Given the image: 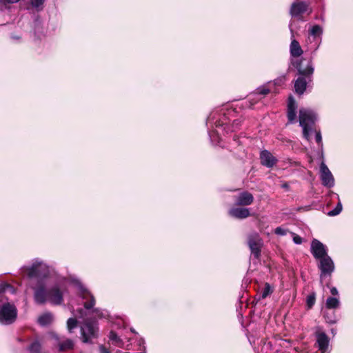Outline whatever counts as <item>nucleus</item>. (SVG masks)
Returning a JSON list of instances; mask_svg holds the SVG:
<instances>
[{
    "instance_id": "f257e3e1",
    "label": "nucleus",
    "mask_w": 353,
    "mask_h": 353,
    "mask_svg": "<svg viewBox=\"0 0 353 353\" xmlns=\"http://www.w3.org/2000/svg\"><path fill=\"white\" fill-rule=\"evenodd\" d=\"M72 283L79 298L82 300L84 308L73 309L74 318H70L68 320L67 327L71 333L77 327V323H80L83 342L91 343L92 340L98 336V327L95 322L85 317L90 314H94L99 318H102L105 317V314L98 309L92 310L95 304L94 297L79 280H74Z\"/></svg>"
},
{
    "instance_id": "f03ea898",
    "label": "nucleus",
    "mask_w": 353,
    "mask_h": 353,
    "mask_svg": "<svg viewBox=\"0 0 353 353\" xmlns=\"http://www.w3.org/2000/svg\"><path fill=\"white\" fill-rule=\"evenodd\" d=\"M63 290L57 285L46 289L43 281L38 282L34 288V299L38 304L49 302L53 305H61L63 303Z\"/></svg>"
},
{
    "instance_id": "7ed1b4c3",
    "label": "nucleus",
    "mask_w": 353,
    "mask_h": 353,
    "mask_svg": "<svg viewBox=\"0 0 353 353\" xmlns=\"http://www.w3.org/2000/svg\"><path fill=\"white\" fill-rule=\"evenodd\" d=\"M21 274L30 279L46 277L49 273V267L40 259H34L30 265L23 266Z\"/></svg>"
},
{
    "instance_id": "20e7f679",
    "label": "nucleus",
    "mask_w": 353,
    "mask_h": 353,
    "mask_svg": "<svg viewBox=\"0 0 353 353\" xmlns=\"http://www.w3.org/2000/svg\"><path fill=\"white\" fill-rule=\"evenodd\" d=\"M17 317V309L14 303L5 301L0 296V324L8 325L12 324Z\"/></svg>"
},
{
    "instance_id": "39448f33",
    "label": "nucleus",
    "mask_w": 353,
    "mask_h": 353,
    "mask_svg": "<svg viewBox=\"0 0 353 353\" xmlns=\"http://www.w3.org/2000/svg\"><path fill=\"white\" fill-rule=\"evenodd\" d=\"M316 119V114L310 109L301 108L299 110V124L303 128V134L305 139L310 140V134L312 131V125Z\"/></svg>"
},
{
    "instance_id": "423d86ee",
    "label": "nucleus",
    "mask_w": 353,
    "mask_h": 353,
    "mask_svg": "<svg viewBox=\"0 0 353 353\" xmlns=\"http://www.w3.org/2000/svg\"><path fill=\"white\" fill-rule=\"evenodd\" d=\"M305 12L308 14L312 12V9L309 8V5L307 3L297 1L292 4L290 13L292 17H299Z\"/></svg>"
},
{
    "instance_id": "0eeeda50",
    "label": "nucleus",
    "mask_w": 353,
    "mask_h": 353,
    "mask_svg": "<svg viewBox=\"0 0 353 353\" xmlns=\"http://www.w3.org/2000/svg\"><path fill=\"white\" fill-rule=\"evenodd\" d=\"M320 177L322 184L327 188H332L334 185V176L327 168V166L322 162L320 165Z\"/></svg>"
},
{
    "instance_id": "6e6552de",
    "label": "nucleus",
    "mask_w": 353,
    "mask_h": 353,
    "mask_svg": "<svg viewBox=\"0 0 353 353\" xmlns=\"http://www.w3.org/2000/svg\"><path fill=\"white\" fill-rule=\"evenodd\" d=\"M319 268L321 272V278L326 274L330 275L334 270L332 259L328 255L319 259Z\"/></svg>"
},
{
    "instance_id": "1a4fd4ad",
    "label": "nucleus",
    "mask_w": 353,
    "mask_h": 353,
    "mask_svg": "<svg viewBox=\"0 0 353 353\" xmlns=\"http://www.w3.org/2000/svg\"><path fill=\"white\" fill-rule=\"evenodd\" d=\"M311 252L315 259L319 260L327 256V248L321 242L314 239L311 243Z\"/></svg>"
},
{
    "instance_id": "9d476101",
    "label": "nucleus",
    "mask_w": 353,
    "mask_h": 353,
    "mask_svg": "<svg viewBox=\"0 0 353 353\" xmlns=\"http://www.w3.org/2000/svg\"><path fill=\"white\" fill-rule=\"evenodd\" d=\"M248 245L252 254L256 258H259L261 253V247L262 245V240L256 234L251 235L248 239Z\"/></svg>"
},
{
    "instance_id": "9b49d317",
    "label": "nucleus",
    "mask_w": 353,
    "mask_h": 353,
    "mask_svg": "<svg viewBox=\"0 0 353 353\" xmlns=\"http://www.w3.org/2000/svg\"><path fill=\"white\" fill-rule=\"evenodd\" d=\"M296 68L299 73L301 75L309 77L314 72V68L311 61H306L305 59H302L299 62L296 63Z\"/></svg>"
},
{
    "instance_id": "f8f14e48",
    "label": "nucleus",
    "mask_w": 353,
    "mask_h": 353,
    "mask_svg": "<svg viewBox=\"0 0 353 353\" xmlns=\"http://www.w3.org/2000/svg\"><path fill=\"white\" fill-rule=\"evenodd\" d=\"M316 344L321 353H329L330 339L328 336L322 332H316Z\"/></svg>"
},
{
    "instance_id": "ddd939ff",
    "label": "nucleus",
    "mask_w": 353,
    "mask_h": 353,
    "mask_svg": "<svg viewBox=\"0 0 353 353\" xmlns=\"http://www.w3.org/2000/svg\"><path fill=\"white\" fill-rule=\"evenodd\" d=\"M254 197L248 192H242L235 196V203L237 205L244 206L252 203Z\"/></svg>"
},
{
    "instance_id": "4468645a",
    "label": "nucleus",
    "mask_w": 353,
    "mask_h": 353,
    "mask_svg": "<svg viewBox=\"0 0 353 353\" xmlns=\"http://www.w3.org/2000/svg\"><path fill=\"white\" fill-rule=\"evenodd\" d=\"M261 163L268 168L272 167L276 162V159L268 151L263 150L261 152Z\"/></svg>"
},
{
    "instance_id": "2eb2a0df",
    "label": "nucleus",
    "mask_w": 353,
    "mask_h": 353,
    "mask_svg": "<svg viewBox=\"0 0 353 353\" xmlns=\"http://www.w3.org/2000/svg\"><path fill=\"white\" fill-rule=\"evenodd\" d=\"M230 216L236 219H245L250 215V210L247 208H233L228 212Z\"/></svg>"
},
{
    "instance_id": "dca6fc26",
    "label": "nucleus",
    "mask_w": 353,
    "mask_h": 353,
    "mask_svg": "<svg viewBox=\"0 0 353 353\" xmlns=\"http://www.w3.org/2000/svg\"><path fill=\"white\" fill-rule=\"evenodd\" d=\"M296 105L292 97H290L288 103V118L290 123L295 121L296 117Z\"/></svg>"
},
{
    "instance_id": "f3484780",
    "label": "nucleus",
    "mask_w": 353,
    "mask_h": 353,
    "mask_svg": "<svg viewBox=\"0 0 353 353\" xmlns=\"http://www.w3.org/2000/svg\"><path fill=\"white\" fill-rule=\"evenodd\" d=\"M290 54L292 57H300L303 52L299 43L295 39H293L292 41L290 46Z\"/></svg>"
},
{
    "instance_id": "a211bd4d",
    "label": "nucleus",
    "mask_w": 353,
    "mask_h": 353,
    "mask_svg": "<svg viewBox=\"0 0 353 353\" xmlns=\"http://www.w3.org/2000/svg\"><path fill=\"white\" fill-rule=\"evenodd\" d=\"M307 82L303 77H299L294 83L295 92L299 94H302L306 89Z\"/></svg>"
},
{
    "instance_id": "6ab92c4d",
    "label": "nucleus",
    "mask_w": 353,
    "mask_h": 353,
    "mask_svg": "<svg viewBox=\"0 0 353 353\" xmlns=\"http://www.w3.org/2000/svg\"><path fill=\"white\" fill-rule=\"evenodd\" d=\"M52 321L53 316L50 312H46L38 318V323L42 326L50 325Z\"/></svg>"
},
{
    "instance_id": "aec40b11",
    "label": "nucleus",
    "mask_w": 353,
    "mask_h": 353,
    "mask_svg": "<svg viewBox=\"0 0 353 353\" xmlns=\"http://www.w3.org/2000/svg\"><path fill=\"white\" fill-rule=\"evenodd\" d=\"M340 306L339 297H328L325 301V307L327 309H336Z\"/></svg>"
},
{
    "instance_id": "412c9836",
    "label": "nucleus",
    "mask_w": 353,
    "mask_h": 353,
    "mask_svg": "<svg viewBox=\"0 0 353 353\" xmlns=\"http://www.w3.org/2000/svg\"><path fill=\"white\" fill-rule=\"evenodd\" d=\"M109 339L112 342V343L116 346L123 347V342L122 339H120V337L118 336L117 334L113 331H111L110 332Z\"/></svg>"
},
{
    "instance_id": "4be33fe9",
    "label": "nucleus",
    "mask_w": 353,
    "mask_h": 353,
    "mask_svg": "<svg viewBox=\"0 0 353 353\" xmlns=\"http://www.w3.org/2000/svg\"><path fill=\"white\" fill-rule=\"evenodd\" d=\"M336 197H337L339 202H338L336 208L327 213V215L330 216H336V215L339 214L341 213V212L342 211L343 206H342V203L340 201V197H339V194H336Z\"/></svg>"
},
{
    "instance_id": "5701e85b",
    "label": "nucleus",
    "mask_w": 353,
    "mask_h": 353,
    "mask_svg": "<svg viewBox=\"0 0 353 353\" xmlns=\"http://www.w3.org/2000/svg\"><path fill=\"white\" fill-rule=\"evenodd\" d=\"M60 351H66L73 348L74 343L70 339H67L65 341L59 344Z\"/></svg>"
},
{
    "instance_id": "b1692460",
    "label": "nucleus",
    "mask_w": 353,
    "mask_h": 353,
    "mask_svg": "<svg viewBox=\"0 0 353 353\" xmlns=\"http://www.w3.org/2000/svg\"><path fill=\"white\" fill-rule=\"evenodd\" d=\"M310 34L314 37H320L323 33V29L319 25H314L309 30Z\"/></svg>"
},
{
    "instance_id": "393cba45",
    "label": "nucleus",
    "mask_w": 353,
    "mask_h": 353,
    "mask_svg": "<svg viewBox=\"0 0 353 353\" xmlns=\"http://www.w3.org/2000/svg\"><path fill=\"white\" fill-rule=\"evenodd\" d=\"M31 353H43L41 352V344L39 341H35L29 347Z\"/></svg>"
},
{
    "instance_id": "a878e982",
    "label": "nucleus",
    "mask_w": 353,
    "mask_h": 353,
    "mask_svg": "<svg viewBox=\"0 0 353 353\" xmlns=\"http://www.w3.org/2000/svg\"><path fill=\"white\" fill-rule=\"evenodd\" d=\"M272 292H273V290H272V287L270 286V285L269 283H266L265 284V286L263 287V288L261 290L260 296L262 299H265L267 296H268L270 294H271Z\"/></svg>"
},
{
    "instance_id": "bb28decb",
    "label": "nucleus",
    "mask_w": 353,
    "mask_h": 353,
    "mask_svg": "<svg viewBox=\"0 0 353 353\" xmlns=\"http://www.w3.org/2000/svg\"><path fill=\"white\" fill-rule=\"evenodd\" d=\"M46 0H30V3L32 7L37 10L42 9V6Z\"/></svg>"
},
{
    "instance_id": "cd10ccee",
    "label": "nucleus",
    "mask_w": 353,
    "mask_h": 353,
    "mask_svg": "<svg viewBox=\"0 0 353 353\" xmlns=\"http://www.w3.org/2000/svg\"><path fill=\"white\" fill-rule=\"evenodd\" d=\"M315 294H312L307 297V305L308 308H311L315 303Z\"/></svg>"
},
{
    "instance_id": "c85d7f7f",
    "label": "nucleus",
    "mask_w": 353,
    "mask_h": 353,
    "mask_svg": "<svg viewBox=\"0 0 353 353\" xmlns=\"http://www.w3.org/2000/svg\"><path fill=\"white\" fill-rule=\"evenodd\" d=\"M12 287L10 286V285L5 283H0V293L6 292V291H12Z\"/></svg>"
},
{
    "instance_id": "c756f323",
    "label": "nucleus",
    "mask_w": 353,
    "mask_h": 353,
    "mask_svg": "<svg viewBox=\"0 0 353 353\" xmlns=\"http://www.w3.org/2000/svg\"><path fill=\"white\" fill-rule=\"evenodd\" d=\"M274 232L278 235L284 236L287 234L288 230L281 227H278L275 229Z\"/></svg>"
},
{
    "instance_id": "7c9ffc66",
    "label": "nucleus",
    "mask_w": 353,
    "mask_h": 353,
    "mask_svg": "<svg viewBox=\"0 0 353 353\" xmlns=\"http://www.w3.org/2000/svg\"><path fill=\"white\" fill-rule=\"evenodd\" d=\"M270 92V90L264 87L259 88L256 90V94L265 95Z\"/></svg>"
},
{
    "instance_id": "2f4dec72",
    "label": "nucleus",
    "mask_w": 353,
    "mask_h": 353,
    "mask_svg": "<svg viewBox=\"0 0 353 353\" xmlns=\"http://www.w3.org/2000/svg\"><path fill=\"white\" fill-rule=\"evenodd\" d=\"M293 234V241L296 244H301L302 243V238L299 236V235H296L294 233Z\"/></svg>"
},
{
    "instance_id": "473e14b6",
    "label": "nucleus",
    "mask_w": 353,
    "mask_h": 353,
    "mask_svg": "<svg viewBox=\"0 0 353 353\" xmlns=\"http://www.w3.org/2000/svg\"><path fill=\"white\" fill-rule=\"evenodd\" d=\"M315 139H316V141L318 143H321L322 137H321V132L319 131L316 132Z\"/></svg>"
},
{
    "instance_id": "72a5a7b5",
    "label": "nucleus",
    "mask_w": 353,
    "mask_h": 353,
    "mask_svg": "<svg viewBox=\"0 0 353 353\" xmlns=\"http://www.w3.org/2000/svg\"><path fill=\"white\" fill-rule=\"evenodd\" d=\"M330 293L332 295L334 296V297L339 296L338 290L335 287L330 288Z\"/></svg>"
},
{
    "instance_id": "f704fd0d",
    "label": "nucleus",
    "mask_w": 353,
    "mask_h": 353,
    "mask_svg": "<svg viewBox=\"0 0 353 353\" xmlns=\"http://www.w3.org/2000/svg\"><path fill=\"white\" fill-rule=\"evenodd\" d=\"M285 79V76L281 77L280 78L275 80V84L280 85L284 82Z\"/></svg>"
},
{
    "instance_id": "c9c22d12",
    "label": "nucleus",
    "mask_w": 353,
    "mask_h": 353,
    "mask_svg": "<svg viewBox=\"0 0 353 353\" xmlns=\"http://www.w3.org/2000/svg\"><path fill=\"white\" fill-rule=\"evenodd\" d=\"M20 0H3V3L13 4L19 2Z\"/></svg>"
},
{
    "instance_id": "e433bc0d",
    "label": "nucleus",
    "mask_w": 353,
    "mask_h": 353,
    "mask_svg": "<svg viewBox=\"0 0 353 353\" xmlns=\"http://www.w3.org/2000/svg\"><path fill=\"white\" fill-rule=\"evenodd\" d=\"M99 350H100V353H110L108 350H107L105 347L103 346H100L99 347Z\"/></svg>"
},
{
    "instance_id": "4c0bfd02",
    "label": "nucleus",
    "mask_w": 353,
    "mask_h": 353,
    "mask_svg": "<svg viewBox=\"0 0 353 353\" xmlns=\"http://www.w3.org/2000/svg\"><path fill=\"white\" fill-rule=\"evenodd\" d=\"M131 332H133V333H135L134 330V329H132V328L131 329Z\"/></svg>"
},
{
    "instance_id": "58836bf2",
    "label": "nucleus",
    "mask_w": 353,
    "mask_h": 353,
    "mask_svg": "<svg viewBox=\"0 0 353 353\" xmlns=\"http://www.w3.org/2000/svg\"><path fill=\"white\" fill-rule=\"evenodd\" d=\"M330 323H335V321H330Z\"/></svg>"
},
{
    "instance_id": "ea45409f",
    "label": "nucleus",
    "mask_w": 353,
    "mask_h": 353,
    "mask_svg": "<svg viewBox=\"0 0 353 353\" xmlns=\"http://www.w3.org/2000/svg\"><path fill=\"white\" fill-rule=\"evenodd\" d=\"M234 123L238 124L237 121H234Z\"/></svg>"
},
{
    "instance_id": "a19ab883",
    "label": "nucleus",
    "mask_w": 353,
    "mask_h": 353,
    "mask_svg": "<svg viewBox=\"0 0 353 353\" xmlns=\"http://www.w3.org/2000/svg\"><path fill=\"white\" fill-rule=\"evenodd\" d=\"M283 187L286 188V187H287V185H286V184H285V185H283Z\"/></svg>"
}]
</instances>
